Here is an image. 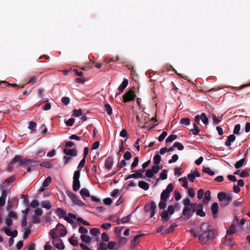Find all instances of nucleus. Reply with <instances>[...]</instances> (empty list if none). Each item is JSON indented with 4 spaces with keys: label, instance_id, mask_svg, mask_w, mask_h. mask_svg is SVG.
I'll list each match as a JSON object with an SVG mask.
<instances>
[{
    "label": "nucleus",
    "instance_id": "nucleus-1",
    "mask_svg": "<svg viewBox=\"0 0 250 250\" xmlns=\"http://www.w3.org/2000/svg\"><path fill=\"white\" fill-rule=\"evenodd\" d=\"M215 231H209L202 232L198 236V239L201 245L207 244L209 241L215 238Z\"/></svg>",
    "mask_w": 250,
    "mask_h": 250
},
{
    "label": "nucleus",
    "instance_id": "nucleus-2",
    "mask_svg": "<svg viewBox=\"0 0 250 250\" xmlns=\"http://www.w3.org/2000/svg\"><path fill=\"white\" fill-rule=\"evenodd\" d=\"M218 200L220 202V205L224 207L228 206L232 200V195L231 193H227L221 192L217 195Z\"/></svg>",
    "mask_w": 250,
    "mask_h": 250
},
{
    "label": "nucleus",
    "instance_id": "nucleus-3",
    "mask_svg": "<svg viewBox=\"0 0 250 250\" xmlns=\"http://www.w3.org/2000/svg\"><path fill=\"white\" fill-rule=\"evenodd\" d=\"M197 204L195 203H192L189 207H185L183 210V215L184 216L185 220H188L191 217V214L189 213L190 211L193 212L196 211Z\"/></svg>",
    "mask_w": 250,
    "mask_h": 250
},
{
    "label": "nucleus",
    "instance_id": "nucleus-4",
    "mask_svg": "<svg viewBox=\"0 0 250 250\" xmlns=\"http://www.w3.org/2000/svg\"><path fill=\"white\" fill-rule=\"evenodd\" d=\"M80 174L79 171H75L73 175V189L74 191H77L80 188L81 184L79 180Z\"/></svg>",
    "mask_w": 250,
    "mask_h": 250
},
{
    "label": "nucleus",
    "instance_id": "nucleus-5",
    "mask_svg": "<svg viewBox=\"0 0 250 250\" xmlns=\"http://www.w3.org/2000/svg\"><path fill=\"white\" fill-rule=\"evenodd\" d=\"M136 97L135 94V88L134 87L131 88L126 93H125L123 96V101L124 103L130 102L134 100Z\"/></svg>",
    "mask_w": 250,
    "mask_h": 250
},
{
    "label": "nucleus",
    "instance_id": "nucleus-6",
    "mask_svg": "<svg viewBox=\"0 0 250 250\" xmlns=\"http://www.w3.org/2000/svg\"><path fill=\"white\" fill-rule=\"evenodd\" d=\"M146 212L150 211V217H152L156 212L157 206L154 202H152L150 205H147L145 207Z\"/></svg>",
    "mask_w": 250,
    "mask_h": 250
},
{
    "label": "nucleus",
    "instance_id": "nucleus-7",
    "mask_svg": "<svg viewBox=\"0 0 250 250\" xmlns=\"http://www.w3.org/2000/svg\"><path fill=\"white\" fill-rule=\"evenodd\" d=\"M38 163L37 161H34L29 159H22V157L20 156V161L19 163L18 164V167H20L21 166L24 165H30V166H35L36 164Z\"/></svg>",
    "mask_w": 250,
    "mask_h": 250
},
{
    "label": "nucleus",
    "instance_id": "nucleus-8",
    "mask_svg": "<svg viewBox=\"0 0 250 250\" xmlns=\"http://www.w3.org/2000/svg\"><path fill=\"white\" fill-rule=\"evenodd\" d=\"M200 229L202 232L215 231L213 229L212 224L208 221L203 223L200 226Z\"/></svg>",
    "mask_w": 250,
    "mask_h": 250
},
{
    "label": "nucleus",
    "instance_id": "nucleus-9",
    "mask_svg": "<svg viewBox=\"0 0 250 250\" xmlns=\"http://www.w3.org/2000/svg\"><path fill=\"white\" fill-rule=\"evenodd\" d=\"M161 167L159 166L154 165L151 169L147 170L146 172V176L148 178H152L154 174L158 172Z\"/></svg>",
    "mask_w": 250,
    "mask_h": 250
},
{
    "label": "nucleus",
    "instance_id": "nucleus-10",
    "mask_svg": "<svg viewBox=\"0 0 250 250\" xmlns=\"http://www.w3.org/2000/svg\"><path fill=\"white\" fill-rule=\"evenodd\" d=\"M68 196L70 197V198L72 200L73 203L81 207H85V204L83 203L82 201L78 199L77 196L72 192H70L68 194Z\"/></svg>",
    "mask_w": 250,
    "mask_h": 250
},
{
    "label": "nucleus",
    "instance_id": "nucleus-11",
    "mask_svg": "<svg viewBox=\"0 0 250 250\" xmlns=\"http://www.w3.org/2000/svg\"><path fill=\"white\" fill-rule=\"evenodd\" d=\"M200 120H202L205 125H207L208 122V119L204 113H202L201 115H198L195 117V121L196 123L199 124Z\"/></svg>",
    "mask_w": 250,
    "mask_h": 250
},
{
    "label": "nucleus",
    "instance_id": "nucleus-12",
    "mask_svg": "<svg viewBox=\"0 0 250 250\" xmlns=\"http://www.w3.org/2000/svg\"><path fill=\"white\" fill-rule=\"evenodd\" d=\"M20 161V155H16L14 158L11 161V162L8 164L7 166V170L8 171H11L13 170L14 167L13 165L14 163H18Z\"/></svg>",
    "mask_w": 250,
    "mask_h": 250
},
{
    "label": "nucleus",
    "instance_id": "nucleus-13",
    "mask_svg": "<svg viewBox=\"0 0 250 250\" xmlns=\"http://www.w3.org/2000/svg\"><path fill=\"white\" fill-rule=\"evenodd\" d=\"M114 163V159L112 157H108L104 163V167L106 169L109 170L111 169Z\"/></svg>",
    "mask_w": 250,
    "mask_h": 250
},
{
    "label": "nucleus",
    "instance_id": "nucleus-14",
    "mask_svg": "<svg viewBox=\"0 0 250 250\" xmlns=\"http://www.w3.org/2000/svg\"><path fill=\"white\" fill-rule=\"evenodd\" d=\"M56 229L60 230V237H64L66 235V234L67 233V230L66 229V228H65V227L61 223H59L56 226Z\"/></svg>",
    "mask_w": 250,
    "mask_h": 250
},
{
    "label": "nucleus",
    "instance_id": "nucleus-15",
    "mask_svg": "<svg viewBox=\"0 0 250 250\" xmlns=\"http://www.w3.org/2000/svg\"><path fill=\"white\" fill-rule=\"evenodd\" d=\"M63 151L66 155H69L72 157L76 156L78 154L77 150L76 148L68 149L64 148Z\"/></svg>",
    "mask_w": 250,
    "mask_h": 250
},
{
    "label": "nucleus",
    "instance_id": "nucleus-16",
    "mask_svg": "<svg viewBox=\"0 0 250 250\" xmlns=\"http://www.w3.org/2000/svg\"><path fill=\"white\" fill-rule=\"evenodd\" d=\"M219 206L217 203H213L211 207V211L213 218L215 219L217 217V213L218 211Z\"/></svg>",
    "mask_w": 250,
    "mask_h": 250
},
{
    "label": "nucleus",
    "instance_id": "nucleus-17",
    "mask_svg": "<svg viewBox=\"0 0 250 250\" xmlns=\"http://www.w3.org/2000/svg\"><path fill=\"white\" fill-rule=\"evenodd\" d=\"M135 173L128 175L125 178V180H128L131 178H141V169H138L135 171Z\"/></svg>",
    "mask_w": 250,
    "mask_h": 250
},
{
    "label": "nucleus",
    "instance_id": "nucleus-18",
    "mask_svg": "<svg viewBox=\"0 0 250 250\" xmlns=\"http://www.w3.org/2000/svg\"><path fill=\"white\" fill-rule=\"evenodd\" d=\"M224 244L227 247L232 248L235 245V243L230 238H228L227 235L225 237Z\"/></svg>",
    "mask_w": 250,
    "mask_h": 250
},
{
    "label": "nucleus",
    "instance_id": "nucleus-19",
    "mask_svg": "<svg viewBox=\"0 0 250 250\" xmlns=\"http://www.w3.org/2000/svg\"><path fill=\"white\" fill-rule=\"evenodd\" d=\"M235 136L234 134H231L228 137V139L225 143V145L227 146H231V143L233 142L235 140Z\"/></svg>",
    "mask_w": 250,
    "mask_h": 250
},
{
    "label": "nucleus",
    "instance_id": "nucleus-20",
    "mask_svg": "<svg viewBox=\"0 0 250 250\" xmlns=\"http://www.w3.org/2000/svg\"><path fill=\"white\" fill-rule=\"evenodd\" d=\"M55 212L60 218L63 217L64 218V217H66V211L62 208H57V209L55 211Z\"/></svg>",
    "mask_w": 250,
    "mask_h": 250
},
{
    "label": "nucleus",
    "instance_id": "nucleus-21",
    "mask_svg": "<svg viewBox=\"0 0 250 250\" xmlns=\"http://www.w3.org/2000/svg\"><path fill=\"white\" fill-rule=\"evenodd\" d=\"M80 193L83 199H85V197H89L91 196L89 190L86 188H82L80 190Z\"/></svg>",
    "mask_w": 250,
    "mask_h": 250
},
{
    "label": "nucleus",
    "instance_id": "nucleus-22",
    "mask_svg": "<svg viewBox=\"0 0 250 250\" xmlns=\"http://www.w3.org/2000/svg\"><path fill=\"white\" fill-rule=\"evenodd\" d=\"M128 81L127 79H124L121 84L119 86L118 89L121 92H123L128 85Z\"/></svg>",
    "mask_w": 250,
    "mask_h": 250
},
{
    "label": "nucleus",
    "instance_id": "nucleus-23",
    "mask_svg": "<svg viewBox=\"0 0 250 250\" xmlns=\"http://www.w3.org/2000/svg\"><path fill=\"white\" fill-rule=\"evenodd\" d=\"M168 212L166 210H164L161 212L160 215L164 221H167L169 220V217H168Z\"/></svg>",
    "mask_w": 250,
    "mask_h": 250
},
{
    "label": "nucleus",
    "instance_id": "nucleus-24",
    "mask_svg": "<svg viewBox=\"0 0 250 250\" xmlns=\"http://www.w3.org/2000/svg\"><path fill=\"white\" fill-rule=\"evenodd\" d=\"M246 162V158H244L240 160L239 161H237L234 165L235 167L237 169L241 168L243 165L244 164L245 162Z\"/></svg>",
    "mask_w": 250,
    "mask_h": 250
},
{
    "label": "nucleus",
    "instance_id": "nucleus-25",
    "mask_svg": "<svg viewBox=\"0 0 250 250\" xmlns=\"http://www.w3.org/2000/svg\"><path fill=\"white\" fill-rule=\"evenodd\" d=\"M193 128L190 129V131L192 132V133L194 135H197L199 134V133L200 131V129L199 128V127L195 123H194L193 124Z\"/></svg>",
    "mask_w": 250,
    "mask_h": 250
},
{
    "label": "nucleus",
    "instance_id": "nucleus-26",
    "mask_svg": "<svg viewBox=\"0 0 250 250\" xmlns=\"http://www.w3.org/2000/svg\"><path fill=\"white\" fill-rule=\"evenodd\" d=\"M235 225L232 224L229 229L227 231V235H231L236 232Z\"/></svg>",
    "mask_w": 250,
    "mask_h": 250
},
{
    "label": "nucleus",
    "instance_id": "nucleus-27",
    "mask_svg": "<svg viewBox=\"0 0 250 250\" xmlns=\"http://www.w3.org/2000/svg\"><path fill=\"white\" fill-rule=\"evenodd\" d=\"M41 206L42 208L49 209L51 208V203L49 201H44L41 203Z\"/></svg>",
    "mask_w": 250,
    "mask_h": 250
},
{
    "label": "nucleus",
    "instance_id": "nucleus-28",
    "mask_svg": "<svg viewBox=\"0 0 250 250\" xmlns=\"http://www.w3.org/2000/svg\"><path fill=\"white\" fill-rule=\"evenodd\" d=\"M52 243L56 248L60 250H62L64 249V245L62 242L61 243H57L54 240L52 241Z\"/></svg>",
    "mask_w": 250,
    "mask_h": 250
},
{
    "label": "nucleus",
    "instance_id": "nucleus-29",
    "mask_svg": "<svg viewBox=\"0 0 250 250\" xmlns=\"http://www.w3.org/2000/svg\"><path fill=\"white\" fill-rule=\"evenodd\" d=\"M81 239L83 242H84L86 243H90L91 241V237L85 234H82L81 235Z\"/></svg>",
    "mask_w": 250,
    "mask_h": 250
},
{
    "label": "nucleus",
    "instance_id": "nucleus-30",
    "mask_svg": "<svg viewBox=\"0 0 250 250\" xmlns=\"http://www.w3.org/2000/svg\"><path fill=\"white\" fill-rule=\"evenodd\" d=\"M85 164V158H83L80 161V163L79 164V165L77 167L78 169L76 170V171H79L80 174H81V169L84 167Z\"/></svg>",
    "mask_w": 250,
    "mask_h": 250
},
{
    "label": "nucleus",
    "instance_id": "nucleus-31",
    "mask_svg": "<svg viewBox=\"0 0 250 250\" xmlns=\"http://www.w3.org/2000/svg\"><path fill=\"white\" fill-rule=\"evenodd\" d=\"M177 226V224L175 223L171 224V225L165 230V233L168 234L171 233L174 230V228Z\"/></svg>",
    "mask_w": 250,
    "mask_h": 250
},
{
    "label": "nucleus",
    "instance_id": "nucleus-32",
    "mask_svg": "<svg viewBox=\"0 0 250 250\" xmlns=\"http://www.w3.org/2000/svg\"><path fill=\"white\" fill-rule=\"evenodd\" d=\"M180 123L185 125H188L190 123V120L188 118H183L180 120Z\"/></svg>",
    "mask_w": 250,
    "mask_h": 250
},
{
    "label": "nucleus",
    "instance_id": "nucleus-33",
    "mask_svg": "<svg viewBox=\"0 0 250 250\" xmlns=\"http://www.w3.org/2000/svg\"><path fill=\"white\" fill-rule=\"evenodd\" d=\"M167 201L166 200L161 199L160 202L159 203L158 206L160 209H163L167 207Z\"/></svg>",
    "mask_w": 250,
    "mask_h": 250
},
{
    "label": "nucleus",
    "instance_id": "nucleus-34",
    "mask_svg": "<svg viewBox=\"0 0 250 250\" xmlns=\"http://www.w3.org/2000/svg\"><path fill=\"white\" fill-rule=\"evenodd\" d=\"M75 237L74 235H73L71 237L68 239V241L71 245L73 246H77L78 245V242L77 239H74Z\"/></svg>",
    "mask_w": 250,
    "mask_h": 250
},
{
    "label": "nucleus",
    "instance_id": "nucleus-35",
    "mask_svg": "<svg viewBox=\"0 0 250 250\" xmlns=\"http://www.w3.org/2000/svg\"><path fill=\"white\" fill-rule=\"evenodd\" d=\"M161 158L159 154H156L154 156L153 162L155 165L158 166L161 162Z\"/></svg>",
    "mask_w": 250,
    "mask_h": 250
},
{
    "label": "nucleus",
    "instance_id": "nucleus-36",
    "mask_svg": "<svg viewBox=\"0 0 250 250\" xmlns=\"http://www.w3.org/2000/svg\"><path fill=\"white\" fill-rule=\"evenodd\" d=\"M40 166L42 167H45L48 168H50L53 167L52 164L48 161H45L40 164Z\"/></svg>",
    "mask_w": 250,
    "mask_h": 250
},
{
    "label": "nucleus",
    "instance_id": "nucleus-37",
    "mask_svg": "<svg viewBox=\"0 0 250 250\" xmlns=\"http://www.w3.org/2000/svg\"><path fill=\"white\" fill-rule=\"evenodd\" d=\"M167 171L166 169H164L162 172L160 173L159 179L165 180L167 177Z\"/></svg>",
    "mask_w": 250,
    "mask_h": 250
},
{
    "label": "nucleus",
    "instance_id": "nucleus-38",
    "mask_svg": "<svg viewBox=\"0 0 250 250\" xmlns=\"http://www.w3.org/2000/svg\"><path fill=\"white\" fill-rule=\"evenodd\" d=\"M27 217L26 215H23V216L22 218L21 221V225L22 228H24V229H27Z\"/></svg>",
    "mask_w": 250,
    "mask_h": 250
},
{
    "label": "nucleus",
    "instance_id": "nucleus-39",
    "mask_svg": "<svg viewBox=\"0 0 250 250\" xmlns=\"http://www.w3.org/2000/svg\"><path fill=\"white\" fill-rule=\"evenodd\" d=\"M104 107L107 113L110 115L112 114V108L109 104H106L104 105Z\"/></svg>",
    "mask_w": 250,
    "mask_h": 250
},
{
    "label": "nucleus",
    "instance_id": "nucleus-40",
    "mask_svg": "<svg viewBox=\"0 0 250 250\" xmlns=\"http://www.w3.org/2000/svg\"><path fill=\"white\" fill-rule=\"evenodd\" d=\"M141 237V234H138L136 235L134 239L131 241V247L134 248L136 247L137 243V240L138 239Z\"/></svg>",
    "mask_w": 250,
    "mask_h": 250
},
{
    "label": "nucleus",
    "instance_id": "nucleus-41",
    "mask_svg": "<svg viewBox=\"0 0 250 250\" xmlns=\"http://www.w3.org/2000/svg\"><path fill=\"white\" fill-rule=\"evenodd\" d=\"M203 171L204 173H207L209 175L213 176L215 174V173L211 170L209 167H204L203 169Z\"/></svg>",
    "mask_w": 250,
    "mask_h": 250
},
{
    "label": "nucleus",
    "instance_id": "nucleus-42",
    "mask_svg": "<svg viewBox=\"0 0 250 250\" xmlns=\"http://www.w3.org/2000/svg\"><path fill=\"white\" fill-rule=\"evenodd\" d=\"M169 196V193L164 190L161 194V199L167 200Z\"/></svg>",
    "mask_w": 250,
    "mask_h": 250
},
{
    "label": "nucleus",
    "instance_id": "nucleus-43",
    "mask_svg": "<svg viewBox=\"0 0 250 250\" xmlns=\"http://www.w3.org/2000/svg\"><path fill=\"white\" fill-rule=\"evenodd\" d=\"M173 147H177L179 150H183L184 149V146L181 143L178 142H175L173 144Z\"/></svg>",
    "mask_w": 250,
    "mask_h": 250
},
{
    "label": "nucleus",
    "instance_id": "nucleus-44",
    "mask_svg": "<svg viewBox=\"0 0 250 250\" xmlns=\"http://www.w3.org/2000/svg\"><path fill=\"white\" fill-rule=\"evenodd\" d=\"M177 136L176 135H170L166 140V143H170L176 139Z\"/></svg>",
    "mask_w": 250,
    "mask_h": 250
},
{
    "label": "nucleus",
    "instance_id": "nucleus-45",
    "mask_svg": "<svg viewBox=\"0 0 250 250\" xmlns=\"http://www.w3.org/2000/svg\"><path fill=\"white\" fill-rule=\"evenodd\" d=\"M37 126V124L36 122L33 121H31L29 122L28 128L30 129L32 131H34L35 130L36 127Z\"/></svg>",
    "mask_w": 250,
    "mask_h": 250
},
{
    "label": "nucleus",
    "instance_id": "nucleus-46",
    "mask_svg": "<svg viewBox=\"0 0 250 250\" xmlns=\"http://www.w3.org/2000/svg\"><path fill=\"white\" fill-rule=\"evenodd\" d=\"M38 77L37 76H33L29 78V81L26 83V84L28 83H32L35 84L37 82Z\"/></svg>",
    "mask_w": 250,
    "mask_h": 250
},
{
    "label": "nucleus",
    "instance_id": "nucleus-47",
    "mask_svg": "<svg viewBox=\"0 0 250 250\" xmlns=\"http://www.w3.org/2000/svg\"><path fill=\"white\" fill-rule=\"evenodd\" d=\"M57 229L56 228L55 229H51L49 232V234L51 238L53 239H56L58 237V236L56 233V230Z\"/></svg>",
    "mask_w": 250,
    "mask_h": 250
},
{
    "label": "nucleus",
    "instance_id": "nucleus-48",
    "mask_svg": "<svg viewBox=\"0 0 250 250\" xmlns=\"http://www.w3.org/2000/svg\"><path fill=\"white\" fill-rule=\"evenodd\" d=\"M116 245L117 243L115 241H109L106 245L107 249L109 250H113Z\"/></svg>",
    "mask_w": 250,
    "mask_h": 250
},
{
    "label": "nucleus",
    "instance_id": "nucleus-49",
    "mask_svg": "<svg viewBox=\"0 0 250 250\" xmlns=\"http://www.w3.org/2000/svg\"><path fill=\"white\" fill-rule=\"evenodd\" d=\"M52 178L50 176L47 177L42 183V186L44 187H47L51 183Z\"/></svg>",
    "mask_w": 250,
    "mask_h": 250
},
{
    "label": "nucleus",
    "instance_id": "nucleus-50",
    "mask_svg": "<svg viewBox=\"0 0 250 250\" xmlns=\"http://www.w3.org/2000/svg\"><path fill=\"white\" fill-rule=\"evenodd\" d=\"M97 250H107L106 244L104 242H101L99 244Z\"/></svg>",
    "mask_w": 250,
    "mask_h": 250
},
{
    "label": "nucleus",
    "instance_id": "nucleus-51",
    "mask_svg": "<svg viewBox=\"0 0 250 250\" xmlns=\"http://www.w3.org/2000/svg\"><path fill=\"white\" fill-rule=\"evenodd\" d=\"M83 112L82 109H74L73 110V113L72 114L73 116H76V117H79L81 115H82Z\"/></svg>",
    "mask_w": 250,
    "mask_h": 250
},
{
    "label": "nucleus",
    "instance_id": "nucleus-52",
    "mask_svg": "<svg viewBox=\"0 0 250 250\" xmlns=\"http://www.w3.org/2000/svg\"><path fill=\"white\" fill-rule=\"evenodd\" d=\"M100 229L98 228H92L90 230V233L93 236H96L98 234L100 233Z\"/></svg>",
    "mask_w": 250,
    "mask_h": 250
},
{
    "label": "nucleus",
    "instance_id": "nucleus-53",
    "mask_svg": "<svg viewBox=\"0 0 250 250\" xmlns=\"http://www.w3.org/2000/svg\"><path fill=\"white\" fill-rule=\"evenodd\" d=\"M139 161V159L138 157H136L134 158V161L131 165V169H133L134 167H135L138 165Z\"/></svg>",
    "mask_w": 250,
    "mask_h": 250
},
{
    "label": "nucleus",
    "instance_id": "nucleus-54",
    "mask_svg": "<svg viewBox=\"0 0 250 250\" xmlns=\"http://www.w3.org/2000/svg\"><path fill=\"white\" fill-rule=\"evenodd\" d=\"M101 238L102 240L103 241L102 242H108L109 240V237L108 235L105 232H104L102 234Z\"/></svg>",
    "mask_w": 250,
    "mask_h": 250
},
{
    "label": "nucleus",
    "instance_id": "nucleus-55",
    "mask_svg": "<svg viewBox=\"0 0 250 250\" xmlns=\"http://www.w3.org/2000/svg\"><path fill=\"white\" fill-rule=\"evenodd\" d=\"M179 181H183V182H184V184H183V187H184L186 188H188V182H187V178L186 177L180 178L179 179Z\"/></svg>",
    "mask_w": 250,
    "mask_h": 250
},
{
    "label": "nucleus",
    "instance_id": "nucleus-56",
    "mask_svg": "<svg viewBox=\"0 0 250 250\" xmlns=\"http://www.w3.org/2000/svg\"><path fill=\"white\" fill-rule=\"evenodd\" d=\"M40 222V218L36 216L33 215L32 217V224H38Z\"/></svg>",
    "mask_w": 250,
    "mask_h": 250
},
{
    "label": "nucleus",
    "instance_id": "nucleus-57",
    "mask_svg": "<svg viewBox=\"0 0 250 250\" xmlns=\"http://www.w3.org/2000/svg\"><path fill=\"white\" fill-rule=\"evenodd\" d=\"M167 212L169 215H172L174 213L175 211V207L173 205H170L167 208Z\"/></svg>",
    "mask_w": 250,
    "mask_h": 250
},
{
    "label": "nucleus",
    "instance_id": "nucleus-58",
    "mask_svg": "<svg viewBox=\"0 0 250 250\" xmlns=\"http://www.w3.org/2000/svg\"><path fill=\"white\" fill-rule=\"evenodd\" d=\"M149 185L148 183L145 182V181H142V182H141L142 189L146 190L149 188Z\"/></svg>",
    "mask_w": 250,
    "mask_h": 250
},
{
    "label": "nucleus",
    "instance_id": "nucleus-59",
    "mask_svg": "<svg viewBox=\"0 0 250 250\" xmlns=\"http://www.w3.org/2000/svg\"><path fill=\"white\" fill-rule=\"evenodd\" d=\"M123 227H118L115 228V233L118 237H120L121 232L123 229Z\"/></svg>",
    "mask_w": 250,
    "mask_h": 250
},
{
    "label": "nucleus",
    "instance_id": "nucleus-60",
    "mask_svg": "<svg viewBox=\"0 0 250 250\" xmlns=\"http://www.w3.org/2000/svg\"><path fill=\"white\" fill-rule=\"evenodd\" d=\"M241 128V125L240 124H237L234 126V130H233V134H238L239 133V131Z\"/></svg>",
    "mask_w": 250,
    "mask_h": 250
},
{
    "label": "nucleus",
    "instance_id": "nucleus-61",
    "mask_svg": "<svg viewBox=\"0 0 250 250\" xmlns=\"http://www.w3.org/2000/svg\"><path fill=\"white\" fill-rule=\"evenodd\" d=\"M174 188V186L172 184L170 183L167 186V188L166 189H165V191H166L167 192H168L170 194V193L173 190Z\"/></svg>",
    "mask_w": 250,
    "mask_h": 250
},
{
    "label": "nucleus",
    "instance_id": "nucleus-62",
    "mask_svg": "<svg viewBox=\"0 0 250 250\" xmlns=\"http://www.w3.org/2000/svg\"><path fill=\"white\" fill-rule=\"evenodd\" d=\"M210 191L209 190H207L205 193L204 200H206L207 201H209L210 200Z\"/></svg>",
    "mask_w": 250,
    "mask_h": 250
},
{
    "label": "nucleus",
    "instance_id": "nucleus-63",
    "mask_svg": "<svg viewBox=\"0 0 250 250\" xmlns=\"http://www.w3.org/2000/svg\"><path fill=\"white\" fill-rule=\"evenodd\" d=\"M196 213L197 215L201 217H204L206 216V213L201 208L197 209Z\"/></svg>",
    "mask_w": 250,
    "mask_h": 250
},
{
    "label": "nucleus",
    "instance_id": "nucleus-64",
    "mask_svg": "<svg viewBox=\"0 0 250 250\" xmlns=\"http://www.w3.org/2000/svg\"><path fill=\"white\" fill-rule=\"evenodd\" d=\"M167 133L166 131H164L158 137V140L160 142L163 141L165 137L167 136Z\"/></svg>",
    "mask_w": 250,
    "mask_h": 250
}]
</instances>
